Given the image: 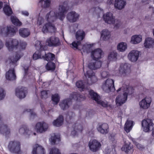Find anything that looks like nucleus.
I'll return each instance as SVG.
<instances>
[{
	"mask_svg": "<svg viewBox=\"0 0 154 154\" xmlns=\"http://www.w3.org/2000/svg\"><path fill=\"white\" fill-rule=\"evenodd\" d=\"M68 6V2H65L60 3L58 7L48 13L46 15L45 20L41 17H38L37 24L38 26H40L44 23L42 29V31L43 33L55 32L56 28L51 23L57 19L63 20L65 17V14L67 10Z\"/></svg>",
	"mask_w": 154,
	"mask_h": 154,
	"instance_id": "obj_1",
	"label": "nucleus"
},
{
	"mask_svg": "<svg viewBox=\"0 0 154 154\" xmlns=\"http://www.w3.org/2000/svg\"><path fill=\"white\" fill-rule=\"evenodd\" d=\"M5 45L10 51H20L24 50L27 43L23 41H19L16 39L10 38L6 41Z\"/></svg>",
	"mask_w": 154,
	"mask_h": 154,
	"instance_id": "obj_2",
	"label": "nucleus"
},
{
	"mask_svg": "<svg viewBox=\"0 0 154 154\" xmlns=\"http://www.w3.org/2000/svg\"><path fill=\"white\" fill-rule=\"evenodd\" d=\"M85 98V97L82 96L79 93H73L70 95L69 99L62 101L60 103V105L62 109L66 110L69 108V105L71 103V100L81 101L84 100Z\"/></svg>",
	"mask_w": 154,
	"mask_h": 154,
	"instance_id": "obj_3",
	"label": "nucleus"
},
{
	"mask_svg": "<svg viewBox=\"0 0 154 154\" xmlns=\"http://www.w3.org/2000/svg\"><path fill=\"white\" fill-rule=\"evenodd\" d=\"M128 89L126 85L117 90V92H120L121 93L118 96L116 99V102L117 105L120 106L124 103L127 99Z\"/></svg>",
	"mask_w": 154,
	"mask_h": 154,
	"instance_id": "obj_4",
	"label": "nucleus"
},
{
	"mask_svg": "<svg viewBox=\"0 0 154 154\" xmlns=\"http://www.w3.org/2000/svg\"><path fill=\"white\" fill-rule=\"evenodd\" d=\"M17 29L13 26H9L6 27L4 24L0 25V34L3 37L14 35Z\"/></svg>",
	"mask_w": 154,
	"mask_h": 154,
	"instance_id": "obj_5",
	"label": "nucleus"
},
{
	"mask_svg": "<svg viewBox=\"0 0 154 154\" xmlns=\"http://www.w3.org/2000/svg\"><path fill=\"white\" fill-rule=\"evenodd\" d=\"M35 46L37 50L39 49L40 51H38L33 54V59L36 60L39 58H42V56L43 55L42 51L45 50L47 46L43 45V42L39 41H37L35 42Z\"/></svg>",
	"mask_w": 154,
	"mask_h": 154,
	"instance_id": "obj_6",
	"label": "nucleus"
},
{
	"mask_svg": "<svg viewBox=\"0 0 154 154\" xmlns=\"http://www.w3.org/2000/svg\"><path fill=\"white\" fill-rule=\"evenodd\" d=\"M8 148L9 151L12 153L23 154V153L20 150V143L18 141H10L8 145Z\"/></svg>",
	"mask_w": 154,
	"mask_h": 154,
	"instance_id": "obj_7",
	"label": "nucleus"
},
{
	"mask_svg": "<svg viewBox=\"0 0 154 154\" xmlns=\"http://www.w3.org/2000/svg\"><path fill=\"white\" fill-rule=\"evenodd\" d=\"M102 88L107 93L115 91L114 81L112 79H107L103 83Z\"/></svg>",
	"mask_w": 154,
	"mask_h": 154,
	"instance_id": "obj_8",
	"label": "nucleus"
},
{
	"mask_svg": "<svg viewBox=\"0 0 154 154\" xmlns=\"http://www.w3.org/2000/svg\"><path fill=\"white\" fill-rule=\"evenodd\" d=\"M89 93L91 97L98 104L104 107H107L110 106V104L107 101L100 100V96L96 93H95L93 91L90 90L89 91Z\"/></svg>",
	"mask_w": 154,
	"mask_h": 154,
	"instance_id": "obj_9",
	"label": "nucleus"
},
{
	"mask_svg": "<svg viewBox=\"0 0 154 154\" xmlns=\"http://www.w3.org/2000/svg\"><path fill=\"white\" fill-rule=\"evenodd\" d=\"M46 44L50 47H57L60 45L61 42L58 37L53 36L47 39Z\"/></svg>",
	"mask_w": 154,
	"mask_h": 154,
	"instance_id": "obj_10",
	"label": "nucleus"
},
{
	"mask_svg": "<svg viewBox=\"0 0 154 154\" xmlns=\"http://www.w3.org/2000/svg\"><path fill=\"white\" fill-rule=\"evenodd\" d=\"M143 131L146 132L150 131L154 127V124L152 120L149 119L143 120L142 122Z\"/></svg>",
	"mask_w": 154,
	"mask_h": 154,
	"instance_id": "obj_11",
	"label": "nucleus"
},
{
	"mask_svg": "<svg viewBox=\"0 0 154 154\" xmlns=\"http://www.w3.org/2000/svg\"><path fill=\"white\" fill-rule=\"evenodd\" d=\"M85 75L87 78V83L89 85H92L96 82L97 79L92 71L90 70L87 71L85 73Z\"/></svg>",
	"mask_w": 154,
	"mask_h": 154,
	"instance_id": "obj_12",
	"label": "nucleus"
},
{
	"mask_svg": "<svg viewBox=\"0 0 154 154\" xmlns=\"http://www.w3.org/2000/svg\"><path fill=\"white\" fill-rule=\"evenodd\" d=\"M151 102V98L149 97H146L139 102L140 108L143 109H148L150 107Z\"/></svg>",
	"mask_w": 154,
	"mask_h": 154,
	"instance_id": "obj_13",
	"label": "nucleus"
},
{
	"mask_svg": "<svg viewBox=\"0 0 154 154\" xmlns=\"http://www.w3.org/2000/svg\"><path fill=\"white\" fill-rule=\"evenodd\" d=\"M104 52L100 48H97L92 50L91 52V58L94 60H97L103 57Z\"/></svg>",
	"mask_w": 154,
	"mask_h": 154,
	"instance_id": "obj_14",
	"label": "nucleus"
},
{
	"mask_svg": "<svg viewBox=\"0 0 154 154\" xmlns=\"http://www.w3.org/2000/svg\"><path fill=\"white\" fill-rule=\"evenodd\" d=\"M48 125L45 122H38L36 124L35 129L37 132L42 133L46 131L48 128Z\"/></svg>",
	"mask_w": 154,
	"mask_h": 154,
	"instance_id": "obj_15",
	"label": "nucleus"
},
{
	"mask_svg": "<svg viewBox=\"0 0 154 154\" xmlns=\"http://www.w3.org/2000/svg\"><path fill=\"white\" fill-rule=\"evenodd\" d=\"M140 54V51L136 50H132L128 53V57L129 60L134 62L138 60Z\"/></svg>",
	"mask_w": 154,
	"mask_h": 154,
	"instance_id": "obj_16",
	"label": "nucleus"
},
{
	"mask_svg": "<svg viewBox=\"0 0 154 154\" xmlns=\"http://www.w3.org/2000/svg\"><path fill=\"white\" fill-rule=\"evenodd\" d=\"M103 19L105 23L110 24H114L116 20L112 14L109 12L103 14Z\"/></svg>",
	"mask_w": 154,
	"mask_h": 154,
	"instance_id": "obj_17",
	"label": "nucleus"
},
{
	"mask_svg": "<svg viewBox=\"0 0 154 154\" xmlns=\"http://www.w3.org/2000/svg\"><path fill=\"white\" fill-rule=\"evenodd\" d=\"M119 71V76H124L126 73L130 70V65L127 63H122L120 64L119 68H118Z\"/></svg>",
	"mask_w": 154,
	"mask_h": 154,
	"instance_id": "obj_18",
	"label": "nucleus"
},
{
	"mask_svg": "<svg viewBox=\"0 0 154 154\" xmlns=\"http://www.w3.org/2000/svg\"><path fill=\"white\" fill-rule=\"evenodd\" d=\"M88 145L90 150L93 152L98 150L101 146L99 142L95 139L90 140Z\"/></svg>",
	"mask_w": 154,
	"mask_h": 154,
	"instance_id": "obj_19",
	"label": "nucleus"
},
{
	"mask_svg": "<svg viewBox=\"0 0 154 154\" xmlns=\"http://www.w3.org/2000/svg\"><path fill=\"white\" fill-rule=\"evenodd\" d=\"M15 95L20 99L24 98L26 93V89L24 87H19L15 90Z\"/></svg>",
	"mask_w": 154,
	"mask_h": 154,
	"instance_id": "obj_20",
	"label": "nucleus"
},
{
	"mask_svg": "<svg viewBox=\"0 0 154 154\" xmlns=\"http://www.w3.org/2000/svg\"><path fill=\"white\" fill-rule=\"evenodd\" d=\"M79 15L75 12L72 11L69 13L67 15V20L71 22H74L79 19Z\"/></svg>",
	"mask_w": 154,
	"mask_h": 154,
	"instance_id": "obj_21",
	"label": "nucleus"
},
{
	"mask_svg": "<svg viewBox=\"0 0 154 154\" xmlns=\"http://www.w3.org/2000/svg\"><path fill=\"white\" fill-rule=\"evenodd\" d=\"M32 154H45L44 149L42 146L35 144L33 146Z\"/></svg>",
	"mask_w": 154,
	"mask_h": 154,
	"instance_id": "obj_22",
	"label": "nucleus"
},
{
	"mask_svg": "<svg viewBox=\"0 0 154 154\" xmlns=\"http://www.w3.org/2000/svg\"><path fill=\"white\" fill-rule=\"evenodd\" d=\"M97 128V131L101 134H106L108 132L109 127L106 123L99 124Z\"/></svg>",
	"mask_w": 154,
	"mask_h": 154,
	"instance_id": "obj_23",
	"label": "nucleus"
},
{
	"mask_svg": "<svg viewBox=\"0 0 154 154\" xmlns=\"http://www.w3.org/2000/svg\"><path fill=\"white\" fill-rule=\"evenodd\" d=\"M144 46L147 48H154V39L150 37L146 38L144 43Z\"/></svg>",
	"mask_w": 154,
	"mask_h": 154,
	"instance_id": "obj_24",
	"label": "nucleus"
},
{
	"mask_svg": "<svg viewBox=\"0 0 154 154\" xmlns=\"http://www.w3.org/2000/svg\"><path fill=\"white\" fill-rule=\"evenodd\" d=\"M142 41V36L140 35H135L131 38L130 43L134 45H137Z\"/></svg>",
	"mask_w": 154,
	"mask_h": 154,
	"instance_id": "obj_25",
	"label": "nucleus"
},
{
	"mask_svg": "<svg viewBox=\"0 0 154 154\" xmlns=\"http://www.w3.org/2000/svg\"><path fill=\"white\" fill-rule=\"evenodd\" d=\"M126 4L124 0H115L114 6L116 9L121 10L124 8Z\"/></svg>",
	"mask_w": 154,
	"mask_h": 154,
	"instance_id": "obj_26",
	"label": "nucleus"
},
{
	"mask_svg": "<svg viewBox=\"0 0 154 154\" xmlns=\"http://www.w3.org/2000/svg\"><path fill=\"white\" fill-rule=\"evenodd\" d=\"M101 64L102 62L101 61H92L89 63L88 67L91 69L96 70L99 68L101 66Z\"/></svg>",
	"mask_w": 154,
	"mask_h": 154,
	"instance_id": "obj_27",
	"label": "nucleus"
},
{
	"mask_svg": "<svg viewBox=\"0 0 154 154\" xmlns=\"http://www.w3.org/2000/svg\"><path fill=\"white\" fill-rule=\"evenodd\" d=\"M111 37L110 32L107 29H103L101 32V39L104 41H108Z\"/></svg>",
	"mask_w": 154,
	"mask_h": 154,
	"instance_id": "obj_28",
	"label": "nucleus"
},
{
	"mask_svg": "<svg viewBox=\"0 0 154 154\" xmlns=\"http://www.w3.org/2000/svg\"><path fill=\"white\" fill-rule=\"evenodd\" d=\"M21 57V55L19 54H16L15 56H10L6 60V62L8 63H12L14 65L17 61L20 59Z\"/></svg>",
	"mask_w": 154,
	"mask_h": 154,
	"instance_id": "obj_29",
	"label": "nucleus"
},
{
	"mask_svg": "<svg viewBox=\"0 0 154 154\" xmlns=\"http://www.w3.org/2000/svg\"><path fill=\"white\" fill-rule=\"evenodd\" d=\"M6 79L9 80H13L15 79L16 75L14 69H11L7 72L5 74Z\"/></svg>",
	"mask_w": 154,
	"mask_h": 154,
	"instance_id": "obj_30",
	"label": "nucleus"
},
{
	"mask_svg": "<svg viewBox=\"0 0 154 154\" xmlns=\"http://www.w3.org/2000/svg\"><path fill=\"white\" fill-rule=\"evenodd\" d=\"M73 130L72 131L71 135L72 137L77 136L78 133L81 132L82 130V127L81 126L78 124H75L73 126Z\"/></svg>",
	"mask_w": 154,
	"mask_h": 154,
	"instance_id": "obj_31",
	"label": "nucleus"
},
{
	"mask_svg": "<svg viewBox=\"0 0 154 154\" xmlns=\"http://www.w3.org/2000/svg\"><path fill=\"white\" fill-rule=\"evenodd\" d=\"M63 122V116H60L56 119L54 120L52 124L54 126L59 127L61 126Z\"/></svg>",
	"mask_w": 154,
	"mask_h": 154,
	"instance_id": "obj_32",
	"label": "nucleus"
},
{
	"mask_svg": "<svg viewBox=\"0 0 154 154\" xmlns=\"http://www.w3.org/2000/svg\"><path fill=\"white\" fill-rule=\"evenodd\" d=\"M45 50H43L42 51V58L47 61L52 60H54L55 58V55L53 54L49 53L46 54L45 51Z\"/></svg>",
	"mask_w": 154,
	"mask_h": 154,
	"instance_id": "obj_33",
	"label": "nucleus"
},
{
	"mask_svg": "<svg viewBox=\"0 0 154 154\" xmlns=\"http://www.w3.org/2000/svg\"><path fill=\"white\" fill-rule=\"evenodd\" d=\"M133 125V122L132 121L127 120L124 125L125 130L127 133H129L132 129Z\"/></svg>",
	"mask_w": 154,
	"mask_h": 154,
	"instance_id": "obj_34",
	"label": "nucleus"
},
{
	"mask_svg": "<svg viewBox=\"0 0 154 154\" xmlns=\"http://www.w3.org/2000/svg\"><path fill=\"white\" fill-rule=\"evenodd\" d=\"M127 44L125 42H121L117 45V50L120 52H124L127 50Z\"/></svg>",
	"mask_w": 154,
	"mask_h": 154,
	"instance_id": "obj_35",
	"label": "nucleus"
},
{
	"mask_svg": "<svg viewBox=\"0 0 154 154\" xmlns=\"http://www.w3.org/2000/svg\"><path fill=\"white\" fill-rule=\"evenodd\" d=\"M60 140V135L59 134L56 135L55 134H52L50 139V142L52 145L58 143Z\"/></svg>",
	"mask_w": 154,
	"mask_h": 154,
	"instance_id": "obj_36",
	"label": "nucleus"
},
{
	"mask_svg": "<svg viewBox=\"0 0 154 154\" xmlns=\"http://www.w3.org/2000/svg\"><path fill=\"white\" fill-rule=\"evenodd\" d=\"M19 34L22 37L25 38L29 35L30 32L27 29L22 28L19 30Z\"/></svg>",
	"mask_w": 154,
	"mask_h": 154,
	"instance_id": "obj_37",
	"label": "nucleus"
},
{
	"mask_svg": "<svg viewBox=\"0 0 154 154\" xmlns=\"http://www.w3.org/2000/svg\"><path fill=\"white\" fill-rule=\"evenodd\" d=\"M124 141V145L122 148V150L123 151H124L125 152H128L131 149V143L128 141L125 140L123 139Z\"/></svg>",
	"mask_w": 154,
	"mask_h": 154,
	"instance_id": "obj_38",
	"label": "nucleus"
},
{
	"mask_svg": "<svg viewBox=\"0 0 154 154\" xmlns=\"http://www.w3.org/2000/svg\"><path fill=\"white\" fill-rule=\"evenodd\" d=\"M85 35V32L82 30H79L76 32L75 37L76 39L80 42L84 38Z\"/></svg>",
	"mask_w": 154,
	"mask_h": 154,
	"instance_id": "obj_39",
	"label": "nucleus"
},
{
	"mask_svg": "<svg viewBox=\"0 0 154 154\" xmlns=\"http://www.w3.org/2000/svg\"><path fill=\"white\" fill-rule=\"evenodd\" d=\"M117 53L115 51H112L110 53L108 56V60L109 62L115 61L116 60Z\"/></svg>",
	"mask_w": 154,
	"mask_h": 154,
	"instance_id": "obj_40",
	"label": "nucleus"
},
{
	"mask_svg": "<svg viewBox=\"0 0 154 154\" xmlns=\"http://www.w3.org/2000/svg\"><path fill=\"white\" fill-rule=\"evenodd\" d=\"M3 11L5 14L8 16H10L13 13L11 8L8 4L5 5L4 7L3 8Z\"/></svg>",
	"mask_w": 154,
	"mask_h": 154,
	"instance_id": "obj_41",
	"label": "nucleus"
},
{
	"mask_svg": "<svg viewBox=\"0 0 154 154\" xmlns=\"http://www.w3.org/2000/svg\"><path fill=\"white\" fill-rule=\"evenodd\" d=\"M11 19L12 23L16 26H20L22 24V23L15 16H11Z\"/></svg>",
	"mask_w": 154,
	"mask_h": 154,
	"instance_id": "obj_42",
	"label": "nucleus"
},
{
	"mask_svg": "<svg viewBox=\"0 0 154 154\" xmlns=\"http://www.w3.org/2000/svg\"><path fill=\"white\" fill-rule=\"evenodd\" d=\"M42 7L44 8H48L50 6V0H40L39 2Z\"/></svg>",
	"mask_w": 154,
	"mask_h": 154,
	"instance_id": "obj_43",
	"label": "nucleus"
},
{
	"mask_svg": "<svg viewBox=\"0 0 154 154\" xmlns=\"http://www.w3.org/2000/svg\"><path fill=\"white\" fill-rule=\"evenodd\" d=\"M91 46V45L86 43L83 45H80L79 48V50L83 51L84 52H88V50Z\"/></svg>",
	"mask_w": 154,
	"mask_h": 154,
	"instance_id": "obj_44",
	"label": "nucleus"
},
{
	"mask_svg": "<svg viewBox=\"0 0 154 154\" xmlns=\"http://www.w3.org/2000/svg\"><path fill=\"white\" fill-rule=\"evenodd\" d=\"M45 68L48 70L54 71L55 68V64L52 62H48L46 65Z\"/></svg>",
	"mask_w": 154,
	"mask_h": 154,
	"instance_id": "obj_45",
	"label": "nucleus"
},
{
	"mask_svg": "<svg viewBox=\"0 0 154 154\" xmlns=\"http://www.w3.org/2000/svg\"><path fill=\"white\" fill-rule=\"evenodd\" d=\"M76 85L79 89L80 91H83V89L84 90L85 88V85L81 81L77 82L76 83Z\"/></svg>",
	"mask_w": 154,
	"mask_h": 154,
	"instance_id": "obj_46",
	"label": "nucleus"
},
{
	"mask_svg": "<svg viewBox=\"0 0 154 154\" xmlns=\"http://www.w3.org/2000/svg\"><path fill=\"white\" fill-rule=\"evenodd\" d=\"M52 100L54 103V104H57L59 102L60 98L58 95L57 94H55L52 95Z\"/></svg>",
	"mask_w": 154,
	"mask_h": 154,
	"instance_id": "obj_47",
	"label": "nucleus"
},
{
	"mask_svg": "<svg viewBox=\"0 0 154 154\" xmlns=\"http://www.w3.org/2000/svg\"><path fill=\"white\" fill-rule=\"evenodd\" d=\"M109 72L103 70L100 73V76L102 79H105L109 77Z\"/></svg>",
	"mask_w": 154,
	"mask_h": 154,
	"instance_id": "obj_48",
	"label": "nucleus"
},
{
	"mask_svg": "<svg viewBox=\"0 0 154 154\" xmlns=\"http://www.w3.org/2000/svg\"><path fill=\"white\" fill-rule=\"evenodd\" d=\"M128 137L130 139L132 140L135 145L136 146L137 148L140 150H142L143 148V146L141 144L137 143V142H136L132 138L131 136H128Z\"/></svg>",
	"mask_w": 154,
	"mask_h": 154,
	"instance_id": "obj_49",
	"label": "nucleus"
},
{
	"mask_svg": "<svg viewBox=\"0 0 154 154\" xmlns=\"http://www.w3.org/2000/svg\"><path fill=\"white\" fill-rule=\"evenodd\" d=\"M80 44V42L79 41L74 42L72 44L71 47L75 49H79V48L80 46H79V45Z\"/></svg>",
	"mask_w": 154,
	"mask_h": 154,
	"instance_id": "obj_50",
	"label": "nucleus"
},
{
	"mask_svg": "<svg viewBox=\"0 0 154 154\" xmlns=\"http://www.w3.org/2000/svg\"><path fill=\"white\" fill-rule=\"evenodd\" d=\"M5 93L4 89L0 87V100H2L5 97Z\"/></svg>",
	"mask_w": 154,
	"mask_h": 154,
	"instance_id": "obj_51",
	"label": "nucleus"
},
{
	"mask_svg": "<svg viewBox=\"0 0 154 154\" xmlns=\"http://www.w3.org/2000/svg\"><path fill=\"white\" fill-rule=\"evenodd\" d=\"M27 112L28 113L29 115H30V118L33 119L36 116L35 113L33 112L32 110L30 109H27L24 112Z\"/></svg>",
	"mask_w": 154,
	"mask_h": 154,
	"instance_id": "obj_52",
	"label": "nucleus"
},
{
	"mask_svg": "<svg viewBox=\"0 0 154 154\" xmlns=\"http://www.w3.org/2000/svg\"><path fill=\"white\" fill-rule=\"evenodd\" d=\"M49 154H61V153L58 149L54 148L51 150Z\"/></svg>",
	"mask_w": 154,
	"mask_h": 154,
	"instance_id": "obj_53",
	"label": "nucleus"
},
{
	"mask_svg": "<svg viewBox=\"0 0 154 154\" xmlns=\"http://www.w3.org/2000/svg\"><path fill=\"white\" fill-rule=\"evenodd\" d=\"M49 93V91H43L41 92V96L42 98H46L48 97V94Z\"/></svg>",
	"mask_w": 154,
	"mask_h": 154,
	"instance_id": "obj_54",
	"label": "nucleus"
},
{
	"mask_svg": "<svg viewBox=\"0 0 154 154\" xmlns=\"http://www.w3.org/2000/svg\"><path fill=\"white\" fill-rule=\"evenodd\" d=\"M92 11L94 10L95 12L96 13L98 14L99 13H103V9L99 7H97L95 8H93L92 9Z\"/></svg>",
	"mask_w": 154,
	"mask_h": 154,
	"instance_id": "obj_55",
	"label": "nucleus"
},
{
	"mask_svg": "<svg viewBox=\"0 0 154 154\" xmlns=\"http://www.w3.org/2000/svg\"><path fill=\"white\" fill-rule=\"evenodd\" d=\"M32 134V132L31 130L28 128H26V130L25 131L24 135L28 137L30 135Z\"/></svg>",
	"mask_w": 154,
	"mask_h": 154,
	"instance_id": "obj_56",
	"label": "nucleus"
},
{
	"mask_svg": "<svg viewBox=\"0 0 154 154\" xmlns=\"http://www.w3.org/2000/svg\"><path fill=\"white\" fill-rule=\"evenodd\" d=\"M26 128L25 127L20 128L19 129V132L21 134H23L24 135L25 131L26 130Z\"/></svg>",
	"mask_w": 154,
	"mask_h": 154,
	"instance_id": "obj_57",
	"label": "nucleus"
},
{
	"mask_svg": "<svg viewBox=\"0 0 154 154\" xmlns=\"http://www.w3.org/2000/svg\"><path fill=\"white\" fill-rule=\"evenodd\" d=\"M106 154H116V153L114 152L113 149H109L106 150Z\"/></svg>",
	"mask_w": 154,
	"mask_h": 154,
	"instance_id": "obj_58",
	"label": "nucleus"
},
{
	"mask_svg": "<svg viewBox=\"0 0 154 154\" xmlns=\"http://www.w3.org/2000/svg\"><path fill=\"white\" fill-rule=\"evenodd\" d=\"M74 116V114L72 112H69L67 115V118H69L70 119V118L73 117Z\"/></svg>",
	"mask_w": 154,
	"mask_h": 154,
	"instance_id": "obj_59",
	"label": "nucleus"
},
{
	"mask_svg": "<svg viewBox=\"0 0 154 154\" xmlns=\"http://www.w3.org/2000/svg\"><path fill=\"white\" fill-rule=\"evenodd\" d=\"M29 68V65H27L26 66H25L23 67L24 69V70L25 71V75H26V76H27V72L28 70V69Z\"/></svg>",
	"mask_w": 154,
	"mask_h": 154,
	"instance_id": "obj_60",
	"label": "nucleus"
},
{
	"mask_svg": "<svg viewBox=\"0 0 154 154\" xmlns=\"http://www.w3.org/2000/svg\"><path fill=\"white\" fill-rule=\"evenodd\" d=\"M21 14L22 15L25 16H28L29 15L28 12L26 11H22L21 12Z\"/></svg>",
	"mask_w": 154,
	"mask_h": 154,
	"instance_id": "obj_61",
	"label": "nucleus"
},
{
	"mask_svg": "<svg viewBox=\"0 0 154 154\" xmlns=\"http://www.w3.org/2000/svg\"><path fill=\"white\" fill-rule=\"evenodd\" d=\"M121 25V23L120 22H118V23H116V24H115V25L114 26V28H117L120 27Z\"/></svg>",
	"mask_w": 154,
	"mask_h": 154,
	"instance_id": "obj_62",
	"label": "nucleus"
},
{
	"mask_svg": "<svg viewBox=\"0 0 154 154\" xmlns=\"http://www.w3.org/2000/svg\"><path fill=\"white\" fill-rule=\"evenodd\" d=\"M115 0H107V3L108 5H110L114 2Z\"/></svg>",
	"mask_w": 154,
	"mask_h": 154,
	"instance_id": "obj_63",
	"label": "nucleus"
},
{
	"mask_svg": "<svg viewBox=\"0 0 154 154\" xmlns=\"http://www.w3.org/2000/svg\"><path fill=\"white\" fill-rule=\"evenodd\" d=\"M4 46V44L2 41L0 39V50H1Z\"/></svg>",
	"mask_w": 154,
	"mask_h": 154,
	"instance_id": "obj_64",
	"label": "nucleus"
}]
</instances>
